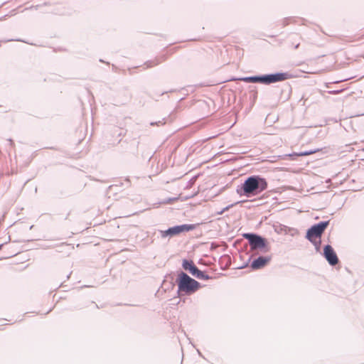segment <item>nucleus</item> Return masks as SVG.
Returning a JSON list of instances; mask_svg holds the SVG:
<instances>
[{
	"label": "nucleus",
	"instance_id": "11",
	"mask_svg": "<svg viewBox=\"0 0 364 364\" xmlns=\"http://www.w3.org/2000/svg\"><path fill=\"white\" fill-rule=\"evenodd\" d=\"M192 275H193L194 277H196L198 279H205V280H208V279H210V277L208 275L205 274L204 272H201L198 268H197L196 271H195Z\"/></svg>",
	"mask_w": 364,
	"mask_h": 364
},
{
	"label": "nucleus",
	"instance_id": "8",
	"mask_svg": "<svg viewBox=\"0 0 364 364\" xmlns=\"http://www.w3.org/2000/svg\"><path fill=\"white\" fill-rule=\"evenodd\" d=\"M270 260L269 257H259L255 259L252 264L251 267L253 269H259L264 267Z\"/></svg>",
	"mask_w": 364,
	"mask_h": 364
},
{
	"label": "nucleus",
	"instance_id": "9",
	"mask_svg": "<svg viewBox=\"0 0 364 364\" xmlns=\"http://www.w3.org/2000/svg\"><path fill=\"white\" fill-rule=\"evenodd\" d=\"M318 151H319L318 149L309 150V151H304V152H300V153H293V154H291L286 155V156L289 157L291 159H294L295 156H309V155H311V154H314L318 152Z\"/></svg>",
	"mask_w": 364,
	"mask_h": 364
},
{
	"label": "nucleus",
	"instance_id": "4",
	"mask_svg": "<svg viewBox=\"0 0 364 364\" xmlns=\"http://www.w3.org/2000/svg\"><path fill=\"white\" fill-rule=\"evenodd\" d=\"M328 222H321L317 225L312 226L307 232L306 237L310 240L313 241L316 237H320L327 226Z\"/></svg>",
	"mask_w": 364,
	"mask_h": 364
},
{
	"label": "nucleus",
	"instance_id": "7",
	"mask_svg": "<svg viewBox=\"0 0 364 364\" xmlns=\"http://www.w3.org/2000/svg\"><path fill=\"white\" fill-rule=\"evenodd\" d=\"M194 228H195L194 225H182L175 226V227L169 228L166 231V234L175 235H178L182 232H188V231L192 230Z\"/></svg>",
	"mask_w": 364,
	"mask_h": 364
},
{
	"label": "nucleus",
	"instance_id": "6",
	"mask_svg": "<svg viewBox=\"0 0 364 364\" xmlns=\"http://www.w3.org/2000/svg\"><path fill=\"white\" fill-rule=\"evenodd\" d=\"M323 254L325 258L328 262V263L331 265H336L338 262V257L333 250V247L328 245H326L323 248Z\"/></svg>",
	"mask_w": 364,
	"mask_h": 364
},
{
	"label": "nucleus",
	"instance_id": "1",
	"mask_svg": "<svg viewBox=\"0 0 364 364\" xmlns=\"http://www.w3.org/2000/svg\"><path fill=\"white\" fill-rule=\"evenodd\" d=\"M267 188V183L265 179L258 176L247 178L242 185V190L246 196L257 194L264 191Z\"/></svg>",
	"mask_w": 364,
	"mask_h": 364
},
{
	"label": "nucleus",
	"instance_id": "12",
	"mask_svg": "<svg viewBox=\"0 0 364 364\" xmlns=\"http://www.w3.org/2000/svg\"><path fill=\"white\" fill-rule=\"evenodd\" d=\"M341 92V90H333V91H329V93L330 94H333V95H336V94L340 93Z\"/></svg>",
	"mask_w": 364,
	"mask_h": 364
},
{
	"label": "nucleus",
	"instance_id": "2",
	"mask_svg": "<svg viewBox=\"0 0 364 364\" xmlns=\"http://www.w3.org/2000/svg\"><path fill=\"white\" fill-rule=\"evenodd\" d=\"M178 286L180 291L187 294H191L200 288V284L184 272L178 275Z\"/></svg>",
	"mask_w": 364,
	"mask_h": 364
},
{
	"label": "nucleus",
	"instance_id": "10",
	"mask_svg": "<svg viewBox=\"0 0 364 364\" xmlns=\"http://www.w3.org/2000/svg\"><path fill=\"white\" fill-rule=\"evenodd\" d=\"M183 267L189 271V272L193 274L195 271H196L197 267L194 264V263L192 261H188V260H183Z\"/></svg>",
	"mask_w": 364,
	"mask_h": 364
},
{
	"label": "nucleus",
	"instance_id": "13",
	"mask_svg": "<svg viewBox=\"0 0 364 364\" xmlns=\"http://www.w3.org/2000/svg\"><path fill=\"white\" fill-rule=\"evenodd\" d=\"M1 248V245H0V249Z\"/></svg>",
	"mask_w": 364,
	"mask_h": 364
},
{
	"label": "nucleus",
	"instance_id": "5",
	"mask_svg": "<svg viewBox=\"0 0 364 364\" xmlns=\"http://www.w3.org/2000/svg\"><path fill=\"white\" fill-rule=\"evenodd\" d=\"M243 237L249 240L250 245L252 250L257 248H264L266 247L265 240L258 235L245 233L243 235Z\"/></svg>",
	"mask_w": 364,
	"mask_h": 364
},
{
	"label": "nucleus",
	"instance_id": "3",
	"mask_svg": "<svg viewBox=\"0 0 364 364\" xmlns=\"http://www.w3.org/2000/svg\"><path fill=\"white\" fill-rule=\"evenodd\" d=\"M291 76L288 73H277L273 75H265L262 77H247L240 78L246 82H262L264 84H270L276 82L283 81L289 79Z\"/></svg>",
	"mask_w": 364,
	"mask_h": 364
}]
</instances>
